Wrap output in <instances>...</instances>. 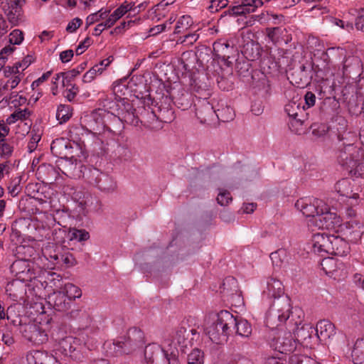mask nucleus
Returning <instances> with one entry per match:
<instances>
[{
  "instance_id": "1",
  "label": "nucleus",
  "mask_w": 364,
  "mask_h": 364,
  "mask_svg": "<svg viewBox=\"0 0 364 364\" xmlns=\"http://www.w3.org/2000/svg\"><path fill=\"white\" fill-rule=\"evenodd\" d=\"M338 139L348 141H343V147L340 148L339 164L352 175L364 178V145L361 147L355 145L356 136L350 132L346 133L345 136L339 135Z\"/></svg>"
},
{
  "instance_id": "2",
  "label": "nucleus",
  "mask_w": 364,
  "mask_h": 364,
  "mask_svg": "<svg viewBox=\"0 0 364 364\" xmlns=\"http://www.w3.org/2000/svg\"><path fill=\"white\" fill-rule=\"evenodd\" d=\"M232 314L228 311H221L211 318L205 320L204 332L209 338L217 344H221L228 340L232 333L230 325L233 324Z\"/></svg>"
},
{
  "instance_id": "3",
  "label": "nucleus",
  "mask_w": 364,
  "mask_h": 364,
  "mask_svg": "<svg viewBox=\"0 0 364 364\" xmlns=\"http://www.w3.org/2000/svg\"><path fill=\"white\" fill-rule=\"evenodd\" d=\"M144 332L136 328H130L126 336L118 338L110 345V353L116 357L130 355L145 343Z\"/></svg>"
},
{
  "instance_id": "4",
  "label": "nucleus",
  "mask_w": 364,
  "mask_h": 364,
  "mask_svg": "<svg viewBox=\"0 0 364 364\" xmlns=\"http://www.w3.org/2000/svg\"><path fill=\"white\" fill-rule=\"evenodd\" d=\"M292 311L288 296L274 301L266 315V326L272 331L283 328L282 325L291 318Z\"/></svg>"
},
{
  "instance_id": "5",
  "label": "nucleus",
  "mask_w": 364,
  "mask_h": 364,
  "mask_svg": "<svg viewBox=\"0 0 364 364\" xmlns=\"http://www.w3.org/2000/svg\"><path fill=\"white\" fill-rule=\"evenodd\" d=\"M293 320L292 317L286 323L284 328H281L276 331H272V335L269 336V346L282 354H289L299 349L296 341L291 333L294 328L290 326Z\"/></svg>"
},
{
  "instance_id": "6",
  "label": "nucleus",
  "mask_w": 364,
  "mask_h": 364,
  "mask_svg": "<svg viewBox=\"0 0 364 364\" xmlns=\"http://www.w3.org/2000/svg\"><path fill=\"white\" fill-rule=\"evenodd\" d=\"M106 109H109L113 115L115 121L121 123H127L134 126H137L139 122V119L136 114V110L133 105L129 100H117L108 101L105 100L104 105Z\"/></svg>"
},
{
  "instance_id": "7",
  "label": "nucleus",
  "mask_w": 364,
  "mask_h": 364,
  "mask_svg": "<svg viewBox=\"0 0 364 364\" xmlns=\"http://www.w3.org/2000/svg\"><path fill=\"white\" fill-rule=\"evenodd\" d=\"M293 315V321L290 324L294 331H291L294 338L296 341L298 348H300L302 345L308 346L310 343L312 334L315 332V328L309 324H303L302 323L303 312L299 308H294L291 313Z\"/></svg>"
},
{
  "instance_id": "8",
  "label": "nucleus",
  "mask_w": 364,
  "mask_h": 364,
  "mask_svg": "<svg viewBox=\"0 0 364 364\" xmlns=\"http://www.w3.org/2000/svg\"><path fill=\"white\" fill-rule=\"evenodd\" d=\"M325 204L321 200L315 198H302L295 203V208L301 212L306 217H311L309 220L311 223L314 224V220L316 217L323 213V208Z\"/></svg>"
},
{
  "instance_id": "9",
  "label": "nucleus",
  "mask_w": 364,
  "mask_h": 364,
  "mask_svg": "<svg viewBox=\"0 0 364 364\" xmlns=\"http://www.w3.org/2000/svg\"><path fill=\"white\" fill-rule=\"evenodd\" d=\"M284 110L291 119L290 129L294 132H297V129H293L294 125L301 126L308 116V113L305 112V105H302V102L300 100H292L285 105Z\"/></svg>"
},
{
  "instance_id": "10",
  "label": "nucleus",
  "mask_w": 364,
  "mask_h": 364,
  "mask_svg": "<svg viewBox=\"0 0 364 364\" xmlns=\"http://www.w3.org/2000/svg\"><path fill=\"white\" fill-rule=\"evenodd\" d=\"M314 221L318 229L332 230L335 232H338L340 230H343L341 217L336 213L328 212L326 207L323 208V213H320Z\"/></svg>"
},
{
  "instance_id": "11",
  "label": "nucleus",
  "mask_w": 364,
  "mask_h": 364,
  "mask_svg": "<svg viewBox=\"0 0 364 364\" xmlns=\"http://www.w3.org/2000/svg\"><path fill=\"white\" fill-rule=\"evenodd\" d=\"M90 182L98 190L106 193L114 192L117 188L116 182L111 176L97 168L90 171Z\"/></svg>"
},
{
  "instance_id": "12",
  "label": "nucleus",
  "mask_w": 364,
  "mask_h": 364,
  "mask_svg": "<svg viewBox=\"0 0 364 364\" xmlns=\"http://www.w3.org/2000/svg\"><path fill=\"white\" fill-rule=\"evenodd\" d=\"M210 95L208 91L203 98L199 97L197 98V102H194L196 115L201 123H205L208 119H213L215 114V106L207 97Z\"/></svg>"
},
{
  "instance_id": "13",
  "label": "nucleus",
  "mask_w": 364,
  "mask_h": 364,
  "mask_svg": "<svg viewBox=\"0 0 364 364\" xmlns=\"http://www.w3.org/2000/svg\"><path fill=\"white\" fill-rule=\"evenodd\" d=\"M170 95L173 104L181 110L188 109L193 103V95L181 86L171 88Z\"/></svg>"
},
{
  "instance_id": "14",
  "label": "nucleus",
  "mask_w": 364,
  "mask_h": 364,
  "mask_svg": "<svg viewBox=\"0 0 364 364\" xmlns=\"http://www.w3.org/2000/svg\"><path fill=\"white\" fill-rule=\"evenodd\" d=\"M22 335L34 344H42L47 341L48 335L42 327L36 323H28L22 327Z\"/></svg>"
},
{
  "instance_id": "15",
  "label": "nucleus",
  "mask_w": 364,
  "mask_h": 364,
  "mask_svg": "<svg viewBox=\"0 0 364 364\" xmlns=\"http://www.w3.org/2000/svg\"><path fill=\"white\" fill-rule=\"evenodd\" d=\"M50 262L57 268L69 267L75 264V259L68 250L58 248L48 255Z\"/></svg>"
},
{
  "instance_id": "16",
  "label": "nucleus",
  "mask_w": 364,
  "mask_h": 364,
  "mask_svg": "<svg viewBox=\"0 0 364 364\" xmlns=\"http://www.w3.org/2000/svg\"><path fill=\"white\" fill-rule=\"evenodd\" d=\"M284 286L280 280L275 277H269L266 279L262 290L263 298L275 300L282 299L284 296Z\"/></svg>"
},
{
  "instance_id": "17",
  "label": "nucleus",
  "mask_w": 364,
  "mask_h": 364,
  "mask_svg": "<svg viewBox=\"0 0 364 364\" xmlns=\"http://www.w3.org/2000/svg\"><path fill=\"white\" fill-rule=\"evenodd\" d=\"M332 235L321 232L314 234L311 240L312 250L316 254L323 256V253L328 254L329 247L331 246Z\"/></svg>"
},
{
  "instance_id": "18",
  "label": "nucleus",
  "mask_w": 364,
  "mask_h": 364,
  "mask_svg": "<svg viewBox=\"0 0 364 364\" xmlns=\"http://www.w3.org/2000/svg\"><path fill=\"white\" fill-rule=\"evenodd\" d=\"M73 200L78 204L83 213L93 205L95 198L85 188L77 187L72 193Z\"/></svg>"
},
{
  "instance_id": "19",
  "label": "nucleus",
  "mask_w": 364,
  "mask_h": 364,
  "mask_svg": "<svg viewBox=\"0 0 364 364\" xmlns=\"http://www.w3.org/2000/svg\"><path fill=\"white\" fill-rule=\"evenodd\" d=\"M346 232L348 239L354 242H358L364 233V225L357 218H351L345 223Z\"/></svg>"
},
{
  "instance_id": "20",
  "label": "nucleus",
  "mask_w": 364,
  "mask_h": 364,
  "mask_svg": "<svg viewBox=\"0 0 364 364\" xmlns=\"http://www.w3.org/2000/svg\"><path fill=\"white\" fill-rule=\"evenodd\" d=\"M315 332L317 338L326 343L336 335V327L329 320L323 319L317 323Z\"/></svg>"
},
{
  "instance_id": "21",
  "label": "nucleus",
  "mask_w": 364,
  "mask_h": 364,
  "mask_svg": "<svg viewBox=\"0 0 364 364\" xmlns=\"http://www.w3.org/2000/svg\"><path fill=\"white\" fill-rule=\"evenodd\" d=\"M50 149L53 154L59 158L73 156L71 143L63 138L53 140L50 145Z\"/></svg>"
},
{
  "instance_id": "22",
  "label": "nucleus",
  "mask_w": 364,
  "mask_h": 364,
  "mask_svg": "<svg viewBox=\"0 0 364 364\" xmlns=\"http://www.w3.org/2000/svg\"><path fill=\"white\" fill-rule=\"evenodd\" d=\"M346 55V49L341 47H331L322 54L321 58L328 65H341V61L345 58Z\"/></svg>"
},
{
  "instance_id": "23",
  "label": "nucleus",
  "mask_w": 364,
  "mask_h": 364,
  "mask_svg": "<svg viewBox=\"0 0 364 364\" xmlns=\"http://www.w3.org/2000/svg\"><path fill=\"white\" fill-rule=\"evenodd\" d=\"M262 4V0H242L240 4L232 8V13L235 16L246 15L255 12Z\"/></svg>"
},
{
  "instance_id": "24",
  "label": "nucleus",
  "mask_w": 364,
  "mask_h": 364,
  "mask_svg": "<svg viewBox=\"0 0 364 364\" xmlns=\"http://www.w3.org/2000/svg\"><path fill=\"white\" fill-rule=\"evenodd\" d=\"M49 302L53 303L55 310L63 312L69 311L73 304L63 291L54 292L49 296Z\"/></svg>"
},
{
  "instance_id": "25",
  "label": "nucleus",
  "mask_w": 364,
  "mask_h": 364,
  "mask_svg": "<svg viewBox=\"0 0 364 364\" xmlns=\"http://www.w3.org/2000/svg\"><path fill=\"white\" fill-rule=\"evenodd\" d=\"M330 245L328 254L344 256L349 252L348 243L338 235H332Z\"/></svg>"
},
{
  "instance_id": "26",
  "label": "nucleus",
  "mask_w": 364,
  "mask_h": 364,
  "mask_svg": "<svg viewBox=\"0 0 364 364\" xmlns=\"http://www.w3.org/2000/svg\"><path fill=\"white\" fill-rule=\"evenodd\" d=\"M233 324L230 325L232 333H235L237 335L247 338L252 333V326L250 323L245 318L240 317H235L232 315Z\"/></svg>"
},
{
  "instance_id": "27",
  "label": "nucleus",
  "mask_w": 364,
  "mask_h": 364,
  "mask_svg": "<svg viewBox=\"0 0 364 364\" xmlns=\"http://www.w3.org/2000/svg\"><path fill=\"white\" fill-rule=\"evenodd\" d=\"M321 264L326 274L334 279L339 276L338 272L343 267L341 262L332 257L323 259Z\"/></svg>"
},
{
  "instance_id": "28",
  "label": "nucleus",
  "mask_w": 364,
  "mask_h": 364,
  "mask_svg": "<svg viewBox=\"0 0 364 364\" xmlns=\"http://www.w3.org/2000/svg\"><path fill=\"white\" fill-rule=\"evenodd\" d=\"M188 338V332L187 323H182L177 327L171 335V343L169 346H173L175 348L177 346H181L185 343Z\"/></svg>"
},
{
  "instance_id": "29",
  "label": "nucleus",
  "mask_w": 364,
  "mask_h": 364,
  "mask_svg": "<svg viewBox=\"0 0 364 364\" xmlns=\"http://www.w3.org/2000/svg\"><path fill=\"white\" fill-rule=\"evenodd\" d=\"M77 342L78 341L72 336L65 337L60 341L57 350L65 355L73 356L72 354L77 350Z\"/></svg>"
},
{
  "instance_id": "30",
  "label": "nucleus",
  "mask_w": 364,
  "mask_h": 364,
  "mask_svg": "<svg viewBox=\"0 0 364 364\" xmlns=\"http://www.w3.org/2000/svg\"><path fill=\"white\" fill-rule=\"evenodd\" d=\"M46 351L31 350L26 355V360L28 364H46L50 357Z\"/></svg>"
},
{
  "instance_id": "31",
  "label": "nucleus",
  "mask_w": 364,
  "mask_h": 364,
  "mask_svg": "<svg viewBox=\"0 0 364 364\" xmlns=\"http://www.w3.org/2000/svg\"><path fill=\"white\" fill-rule=\"evenodd\" d=\"M267 37L274 44L281 43L282 41L285 44L288 42V38L284 39V36L287 33V30L282 27H274L267 28Z\"/></svg>"
},
{
  "instance_id": "32",
  "label": "nucleus",
  "mask_w": 364,
  "mask_h": 364,
  "mask_svg": "<svg viewBox=\"0 0 364 364\" xmlns=\"http://www.w3.org/2000/svg\"><path fill=\"white\" fill-rule=\"evenodd\" d=\"M232 49L227 41H218L213 44V50L215 55L223 60L230 58V50Z\"/></svg>"
},
{
  "instance_id": "33",
  "label": "nucleus",
  "mask_w": 364,
  "mask_h": 364,
  "mask_svg": "<svg viewBox=\"0 0 364 364\" xmlns=\"http://www.w3.org/2000/svg\"><path fill=\"white\" fill-rule=\"evenodd\" d=\"M113 93L118 100H128L127 96L129 93V89L127 85V79L124 78L119 82H116L113 85Z\"/></svg>"
},
{
  "instance_id": "34",
  "label": "nucleus",
  "mask_w": 364,
  "mask_h": 364,
  "mask_svg": "<svg viewBox=\"0 0 364 364\" xmlns=\"http://www.w3.org/2000/svg\"><path fill=\"white\" fill-rule=\"evenodd\" d=\"M354 364H364V338H358L352 350Z\"/></svg>"
},
{
  "instance_id": "35",
  "label": "nucleus",
  "mask_w": 364,
  "mask_h": 364,
  "mask_svg": "<svg viewBox=\"0 0 364 364\" xmlns=\"http://www.w3.org/2000/svg\"><path fill=\"white\" fill-rule=\"evenodd\" d=\"M164 350L157 343L149 344L144 350V359L146 364H153L154 358Z\"/></svg>"
},
{
  "instance_id": "36",
  "label": "nucleus",
  "mask_w": 364,
  "mask_h": 364,
  "mask_svg": "<svg viewBox=\"0 0 364 364\" xmlns=\"http://www.w3.org/2000/svg\"><path fill=\"white\" fill-rule=\"evenodd\" d=\"M132 6L131 4H122L112 14L109 16L108 15L105 21H107L108 26L112 27L118 19L123 16L128 11L132 10Z\"/></svg>"
},
{
  "instance_id": "37",
  "label": "nucleus",
  "mask_w": 364,
  "mask_h": 364,
  "mask_svg": "<svg viewBox=\"0 0 364 364\" xmlns=\"http://www.w3.org/2000/svg\"><path fill=\"white\" fill-rule=\"evenodd\" d=\"M215 116L222 122H229L234 119L235 112L232 107L225 105L221 108L215 107Z\"/></svg>"
},
{
  "instance_id": "38",
  "label": "nucleus",
  "mask_w": 364,
  "mask_h": 364,
  "mask_svg": "<svg viewBox=\"0 0 364 364\" xmlns=\"http://www.w3.org/2000/svg\"><path fill=\"white\" fill-rule=\"evenodd\" d=\"M267 19L269 21L272 19L274 23H277V21L279 19V16L276 14H269L268 13L267 14H264L262 13L259 15H252L250 16V19H248L245 22V25L247 26H252V25H254L255 21H258L260 23H262Z\"/></svg>"
},
{
  "instance_id": "39",
  "label": "nucleus",
  "mask_w": 364,
  "mask_h": 364,
  "mask_svg": "<svg viewBox=\"0 0 364 364\" xmlns=\"http://www.w3.org/2000/svg\"><path fill=\"white\" fill-rule=\"evenodd\" d=\"M63 292L73 303L75 302L76 298H80L82 295L80 289L71 283L65 284Z\"/></svg>"
},
{
  "instance_id": "40",
  "label": "nucleus",
  "mask_w": 364,
  "mask_h": 364,
  "mask_svg": "<svg viewBox=\"0 0 364 364\" xmlns=\"http://www.w3.org/2000/svg\"><path fill=\"white\" fill-rule=\"evenodd\" d=\"M71 117L70 108L68 105H60L56 112V118L60 124L69 120Z\"/></svg>"
},
{
  "instance_id": "41",
  "label": "nucleus",
  "mask_w": 364,
  "mask_h": 364,
  "mask_svg": "<svg viewBox=\"0 0 364 364\" xmlns=\"http://www.w3.org/2000/svg\"><path fill=\"white\" fill-rule=\"evenodd\" d=\"M289 364H318L314 359L299 354H292L289 358Z\"/></svg>"
},
{
  "instance_id": "42",
  "label": "nucleus",
  "mask_w": 364,
  "mask_h": 364,
  "mask_svg": "<svg viewBox=\"0 0 364 364\" xmlns=\"http://www.w3.org/2000/svg\"><path fill=\"white\" fill-rule=\"evenodd\" d=\"M188 364H203L204 355L203 353L198 348L193 349L187 358Z\"/></svg>"
},
{
  "instance_id": "43",
  "label": "nucleus",
  "mask_w": 364,
  "mask_h": 364,
  "mask_svg": "<svg viewBox=\"0 0 364 364\" xmlns=\"http://www.w3.org/2000/svg\"><path fill=\"white\" fill-rule=\"evenodd\" d=\"M68 237L70 240H75L78 242L86 241L89 239L90 235L85 230L72 229L69 231Z\"/></svg>"
},
{
  "instance_id": "44",
  "label": "nucleus",
  "mask_w": 364,
  "mask_h": 364,
  "mask_svg": "<svg viewBox=\"0 0 364 364\" xmlns=\"http://www.w3.org/2000/svg\"><path fill=\"white\" fill-rule=\"evenodd\" d=\"M109 11H103L100 9L96 13L90 14L86 18V24L87 26L99 21L101 19H107Z\"/></svg>"
},
{
  "instance_id": "45",
  "label": "nucleus",
  "mask_w": 364,
  "mask_h": 364,
  "mask_svg": "<svg viewBox=\"0 0 364 364\" xmlns=\"http://www.w3.org/2000/svg\"><path fill=\"white\" fill-rule=\"evenodd\" d=\"M311 129L312 130V134L316 138H320L327 134L329 127L324 123H314L311 126Z\"/></svg>"
},
{
  "instance_id": "46",
  "label": "nucleus",
  "mask_w": 364,
  "mask_h": 364,
  "mask_svg": "<svg viewBox=\"0 0 364 364\" xmlns=\"http://www.w3.org/2000/svg\"><path fill=\"white\" fill-rule=\"evenodd\" d=\"M159 112L158 118L165 123H170L175 119L174 112L172 109L159 107Z\"/></svg>"
},
{
  "instance_id": "47",
  "label": "nucleus",
  "mask_w": 364,
  "mask_h": 364,
  "mask_svg": "<svg viewBox=\"0 0 364 364\" xmlns=\"http://www.w3.org/2000/svg\"><path fill=\"white\" fill-rule=\"evenodd\" d=\"M341 65L343 68V74H346L348 71V69L352 66L359 67L360 65V59L358 57L350 55L348 57H345V58L341 61Z\"/></svg>"
},
{
  "instance_id": "48",
  "label": "nucleus",
  "mask_w": 364,
  "mask_h": 364,
  "mask_svg": "<svg viewBox=\"0 0 364 364\" xmlns=\"http://www.w3.org/2000/svg\"><path fill=\"white\" fill-rule=\"evenodd\" d=\"M253 43H247L242 51L245 58L249 60H255L259 56V47L257 45L255 46V50L254 51Z\"/></svg>"
},
{
  "instance_id": "49",
  "label": "nucleus",
  "mask_w": 364,
  "mask_h": 364,
  "mask_svg": "<svg viewBox=\"0 0 364 364\" xmlns=\"http://www.w3.org/2000/svg\"><path fill=\"white\" fill-rule=\"evenodd\" d=\"M41 139V134L38 132L32 130L31 132V139L28 143V149L29 152H33L36 150L38 143Z\"/></svg>"
},
{
  "instance_id": "50",
  "label": "nucleus",
  "mask_w": 364,
  "mask_h": 364,
  "mask_svg": "<svg viewBox=\"0 0 364 364\" xmlns=\"http://www.w3.org/2000/svg\"><path fill=\"white\" fill-rule=\"evenodd\" d=\"M14 151V147L11 144L3 141H0V156L4 159H9Z\"/></svg>"
},
{
  "instance_id": "51",
  "label": "nucleus",
  "mask_w": 364,
  "mask_h": 364,
  "mask_svg": "<svg viewBox=\"0 0 364 364\" xmlns=\"http://www.w3.org/2000/svg\"><path fill=\"white\" fill-rule=\"evenodd\" d=\"M23 41V33L18 30L15 29L9 34V43L10 44L20 45Z\"/></svg>"
},
{
  "instance_id": "52",
  "label": "nucleus",
  "mask_w": 364,
  "mask_h": 364,
  "mask_svg": "<svg viewBox=\"0 0 364 364\" xmlns=\"http://www.w3.org/2000/svg\"><path fill=\"white\" fill-rule=\"evenodd\" d=\"M228 4V0H210L209 9L211 12H216L218 11L220 9L226 7Z\"/></svg>"
},
{
  "instance_id": "53",
  "label": "nucleus",
  "mask_w": 364,
  "mask_h": 364,
  "mask_svg": "<svg viewBox=\"0 0 364 364\" xmlns=\"http://www.w3.org/2000/svg\"><path fill=\"white\" fill-rule=\"evenodd\" d=\"M217 201L220 205H226L232 201L230 193L227 191H222L217 197Z\"/></svg>"
},
{
  "instance_id": "54",
  "label": "nucleus",
  "mask_w": 364,
  "mask_h": 364,
  "mask_svg": "<svg viewBox=\"0 0 364 364\" xmlns=\"http://www.w3.org/2000/svg\"><path fill=\"white\" fill-rule=\"evenodd\" d=\"M20 81V74L15 76H12L10 79L7 80L6 84L4 85V89L7 90H12L19 84Z\"/></svg>"
},
{
  "instance_id": "55",
  "label": "nucleus",
  "mask_w": 364,
  "mask_h": 364,
  "mask_svg": "<svg viewBox=\"0 0 364 364\" xmlns=\"http://www.w3.org/2000/svg\"><path fill=\"white\" fill-rule=\"evenodd\" d=\"M82 21L80 18H75L70 21L66 27L68 33H74L82 25Z\"/></svg>"
},
{
  "instance_id": "56",
  "label": "nucleus",
  "mask_w": 364,
  "mask_h": 364,
  "mask_svg": "<svg viewBox=\"0 0 364 364\" xmlns=\"http://www.w3.org/2000/svg\"><path fill=\"white\" fill-rule=\"evenodd\" d=\"M66 312L67 314L69 315V316L73 319H77L80 318L81 315L83 314L82 309H80L79 306H77L75 302H73L71 309Z\"/></svg>"
},
{
  "instance_id": "57",
  "label": "nucleus",
  "mask_w": 364,
  "mask_h": 364,
  "mask_svg": "<svg viewBox=\"0 0 364 364\" xmlns=\"http://www.w3.org/2000/svg\"><path fill=\"white\" fill-rule=\"evenodd\" d=\"M97 73H99L98 67H92L90 70H88L84 75L82 80L84 82H91L96 76Z\"/></svg>"
},
{
  "instance_id": "58",
  "label": "nucleus",
  "mask_w": 364,
  "mask_h": 364,
  "mask_svg": "<svg viewBox=\"0 0 364 364\" xmlns=\"http://www.w3.org/2000/svg\"><path fill=\"white\" fill-rule=\"evenodd\" d=\"M316 95L312 92H307L304 95L305 107L310 108L315 105Z\"/></svg>"
},
{
  "instance_id": "59",
  "label": "nucleus",
  "mask_w": 364,
  "mask_h": 364,
  "mask_svg": "<svg viewBox=\"0 0 364 364\" xmlns=\"http://www.w3.org/2000/svg\"><path fill=\"white\" fill-rule=\"evenodd\" d=\"M92 40L90 38L87 37L83 41L80 43L76 49V54L81 55L85 50L91 45Z\"/></svg>"
},
{
  "instance_id": "60",
  "label": "nucleus",
  "mask_w": 364,
  "mask_h": 364,
  "mask_svg": "<svg viewBox=\"0 0 364 364\" xmlns=\"http://www.w3.org/2000/svg\"><path fill=\"white\" fill-rule=\"evenodd\" d=\"M51 75V72L48 71L43 73L39 78L33 81L31 84V87L33 90H35L37 87H38L43 82L47 80Z\"/></svg>"
},
{
  "instance_id": "61",
  "label": "nucleus",
  "mask_w": 364,
  "mask_h": 364,
  "mask_svg": "<svg viewBox=\"0 0 364 364\" xmlns=\"http://www.w3.org/2000/svg\"><path fill=\"white\" fill-rule=\"evenodd\" d=\"M4 75L6 77L15 76L20 74L18 67L15 64L14 66H7L4 70Z\"/></svg>"
},
{
  "instance_id": "62",
  "label": "nucleus",
  "mask_w": 364,
  "mask_h": 364,
  "mask_svg": "<svg viewBox=\"0 0 364 364\" xmlns=\"http://www.w3.org/2000/svg\"><path fill=\"white\" fill-rule=\"evenodd\" d=\"M332 22L335 25H336L342 28H344V29L347 30L348 31H350L353 29V26L352 23L345 22L343 20L338 19V18H333Z\"/></svg>"
},
{
  "instance_id": "63",
  "label": "nucleus",
  "mask_w": 364,
  "mask_h": 364,
  "mask_svg": "<svg viewBox=\"0 0 364 364\" xmlns=\"http://www.w3.org/2000/svg\"><path fill=\"white\" fill-rule=\"evenodd\" d=\"M33 62V58L32 56L27 55L26 58H23V60L19 61L16 63V66L18 67V69L20 68L22 69V70H24L26 68H27Z\"/></svg>"
},
{
  "instance_id": "64",
  "label": "nucleus",
  "mask_w": 364,
  "mask_h": 364,
  "mask_svg": "<svg viewBox=\"0 0 364 364\" xmlns=\"http://www.w3.org/2000/svg\"><path fill=\"white\" fill-rule=\"evenodd\" d=\"M355 26L358 30L364 31V9L356 18Z\"/></svg>"
}]
</instances>
